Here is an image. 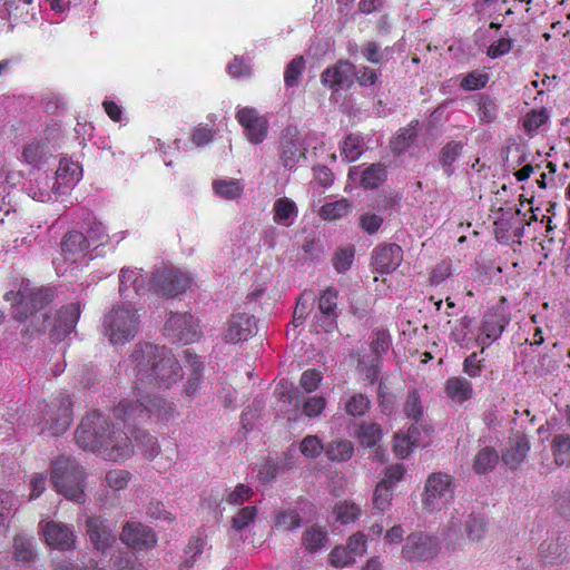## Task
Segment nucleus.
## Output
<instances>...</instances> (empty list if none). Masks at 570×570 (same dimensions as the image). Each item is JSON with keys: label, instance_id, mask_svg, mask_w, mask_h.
Returning a JSON list of instances; mask_svg holds the SVG:
<instances>
[{"label": "nucleus", "instance_id": "f257e3e1", "mask_svg": "<svg viewBox=\"0 0 570 570\" xmlns=\"http://www.w3.org/2000/svg\"><path fill=\"white\" fill-rule=\"evenodd\" d=\"M4 299L12 302L14 320L28 322L23 335L32 337L48 332L52 343L61 342L76 328L81 313L78 303H70L52 317L47 307L55 299V288L49 286L21 284L18 292H7Z\"/></svg>", "mask_w": 570, "mask_h": 570}, {"label": "nucleus", "instance_id": "f03ea898", "mask_svg": "<svg viewBox=\"0 0 570 570\" xmlns=\"http://www.w3.org/2000/svg\"><path fill=\"white\" fill-rule=\"evenodd\" d=\"M117 423H110L99 411L87 414L76 430L77 444L88 451L98 452L107 460L122 461L134 454L131 439L125 432L124 424L116 416Z\"/></svg>", "mask_w": 570, "mask_h": 570}, {"label": "nucleus", "instance_id": "7ed1b4c3", "mask_svg": "<svg viewBox=\"0 0 570 570\" xmlns=\"http://www.w3.org/2000/svg\"><path fill=\"white\" fill-rule=\"evenodd\" d=\"M131 371L135 376V386L159 390L170 389L183 377V368L166 346L153 343H138L130 354Z\"/></svg>", "mask_w": 570, "mask_h": 570}, {"label": "nucleus", "instance_id": "20e7f679", "mask_svg": "<svg viewBox=\"0 0 570 570\" xmlns=\"http://www.w3.org/2000/svg\"><path fill=\"white\" fill-rule=\"evenodd\" d=\"M176 414V405L161 396L150 395L141 386H134L132 396L124 397L114 409V416L122 422L141 424L148 420L168 422Z\"/></svg>", "mask_w": 570, "mask_h": 570}, {"label": "nucleus", "instance_id": "39448f33", "mask_svg": "<svg viewBox=\"0 0 570 570\" xmlns=\"http://www.w3.org/2000/svg\"><path fill=\"white\" fill-rule=\"evenodd\" d=\"M50 476L58 493L70 501L77 503L85 502V474L73 460L58 458L52 461Z\"/></svg>", "mask_w": 570, "mask_h": 570}, {"label": "nucleus", "instance_id": "423d86ee", "mask_svg": "<svg viewBox=\"0 0 570 570\" xmlns=\"http://www.w3.org/2000/svg\"><path fill=\"white\" fill-rule=\"evenodd\" d=\"M72 422V402L68 394L59 393L40 411L37 425L42 433L53 436L63 434Z\"/></svg>", "mask_w": 570, "mask_h": 570}, {"label": "nucleus", "instance_id": "0eeeda50", "mask_svg": "<svg viewBox=\"0 0 570 570\" xmlns=\"http://www.w3.org/2000/svg\"><path fill=\"white\" fill-rule=\"evenodd\" d=\"M139 328V315L130 307H114L104 317V334L112 345L132 340Z\"/></svg>", "mask_w": 570, "mask_h": 570}, {"label": "nucleus", "instance_id": "6e6552de", "mask_svg": "<svg viewBox=\"0 0 570 570\" xmlns=\"http://www.w3.org/2000/svg\"><path fill=\"white\" fill-rule=\"evenodd\" d=\"M191 283V278L184 272L175 268H157L153 272L149 292L159 296L174 297L184 293Z\"/></svg>", "mask_w": 570, "mask_h": 570}, {"label": "nucleus", "instance_id": "1a4fd4ad", "mask_svg": "<svg viewBox=\"0 0 570 570\" xmlns=\"http://www.w3.org/2000/svg\"><path fill=\"white\" fill-rule=\"evenodd\" d=\"M453 497V482L450 474L434 472L426 479L422 503L428 511L440 510Z\"/></svg>", "mask_w": 570, "mask_h": 570}, {"label": "nucleus", "instance_id": "9d476101", "mask_svg": "<svg viewBox=\"0 0 570 570\" xmlns=\"http://www.w3.org/2000/svg\"><path fill=\"white\" fill-rule=\"evenodd\" d=\"M440 544L436 538L423 532H413L405 539L402 557L410 561H428L438 556Z\"/></svg>", "mask_w": 570, "mask_h": 570}, {"label": "nucleus", "instance_id": "9b49d317", "mask_svg": "<svg viewBox=\"0 0 570 570\" xmlns=\"http://www.w3.org/2000/svg\"><path fill=\"white\" fill-rule=\"evenodd\" d=\"M120 540L128 548L137 552L149 551L158 542L154 529L139 521H127L120 532Z\"/></svg>", "mask_w": 570, "mask_h": 570}, {"label": "nucleus", "instance_id": "f8f14e48", "mask_svg": "<svg viewBox=\"0 0 570 570\" xmlns=\"http://www.w3.org/2000/svg\"><path fill=\"white\" fill-rule=\"evenodd\" d=\"M164 334L171 343L190 344L195 342L199 332L189 313H174L164 326Z\"/></svg>", "mask_w": 570, "mask_h": 570}, {"label": "nucleus", "instance_id": "ddd939ff", "mask_svg": "<svg viewBox=\"0 0 570 570\" xmlns=\"http://www.w3.org/2000/svg\"><path fill=\"white\" fill-rule=\"evenodd\" d=\"M39 529L49 547L59 551H68L75 548L76 535L67 524L53 520L41 521Z\"/></svg>", "mask_w": 570, "mask_h": 570}, {"label": "nucleus", "instance_id": "4468645a", "mask_svg": "<svg viewBox=\"0 0 570 570\" xmlns=\"http://www.w3.org/2000/svg\"><path fill=\"white\" fill-rule=\"evenodd\" d=\"M236 119L244 128L247 139L252 144H261L267 136L268 120L259 115L255 108L244 107L236 112Z\"/></svg>", "mask_w": 570, "mask_h": 570}, {"label": "nucleus", "instance_id": "2eb2a0df", "mask_svg": "<svg viewBox=\"0 0 570 570\" xmlns=\"http://www.w3.org/2000/svg\"><path fill=\"white\" fill-rule=\"evenodd\" d=\"M86 533L95 549L105 552L116 541L114 528L109 521L100 515L89 517L86 520Z\"/></svg>", "mask_w": 570, "mask_h": 570}, {"label": "nucleus", "instance_id": "dca6fc26", "mask_svg": "<svg viewBox=\"0 0 570 570\" xmlns=\"http://www.w3.org/2000/svg\"><path fill=\"white\" fill-rule=\"evenodd\" d=\"M403 261V249L394 243L377 245L372 253V265L380 274L394 272Z\"/></svg>", "mask_w": 570, "mask_h": 570}, {"label": "nucleus", "instance_id": "f3484780", "mask_svg": "<svg viewBox=\"0 0 570 570\" xmlns=\"http://www.w3.org/2000/svg\"><path fill=\"white\" fill-rule=\"evenodd\" d=\"M256 321L253 315L246 313H237L232 315L227 322L225 331V341L227 343L237 344L247 341L255 334Z\"/></svg>", "mask_w": 570, "mask_h": 570}, {"label": "nucleus", "instance_id": "a211bd4d", "mask_svg": "<svg viewBox=\"0 0 570 570\" xmlns=\"http://www.w3.org/2000/svg\"><path fill=\"white\" fill-rule=\"evenodd\" d=\"M355 66L348 60H338L326 68L321 75L322 83L331 90L337 91L343 87H350L353 82Z\"/></svg>", "mask_w": 570, "mask_h": 570}, {"label": "nucleus", "instance_id": "6ab92c4d", "mask_svg": "<svg viewBox=\"0 0 570 570\" xmlns=\"http://www.w3.org/2000/svg\"><path fill=\"white\" fill-rule=\"evenodd\" d=\"M184 358L189 373L183 386V395L188 400H194L202 385V372L204 365L199 357L189 348L184 351Z\"/></svg>", "mask_w": 570, "mask_h": 570}, {"label": "nucleus", "instance_id": "aec40b11", "mask_svg": "<svg viewBox=\"0 0 570 570\" xmlns=\"http://www.w3.org/2000/svg\"><path fill=\"white\" fill-rule=\"evenodd\" d=\"M61 250L66 259L78 262L89 254L90 242L81 232L69 230L62 237Z\"/></svg>", "mask_w": 570, "mask_h": 570}, {"label": "nucleus", "instance_id": "412c9836", "mask_svg": "<svg viewBox=\"0 0 570 570\" xmlns=\"http://www.w3.org/2000/svg\"><path fill=\"white\" fill-rule=\"evenodd\" d=\"M125 432L131 439V443L140 450L142 456L147 460H153L159 454L160 446L157 439L138 429V424L129 423L124 425Z\"/></svg>", "mask_w": 570, "mask_h": 570}, {"label": "nucleus", "instance_id": "4be33fe9", "mask_svg": "<svg viewBox=\"0 0 570 570\" xmlns=\"http://www.w3.org/2000/svg\"><path fill=\"white\" fill-rule=\"evenodd\" d=\"M504 328L505 323L502 317L495 314L485 316L480 326V334L475 340V342L481 345L480 353H484L487 347L500 338Z\"/></svg>", "mask_w": 570, "mask_h": 570}, {"label": "nucleus", "instance_id": "5701e85b", "mask_svg": "<svg viewBox=\"0 0 570 570\" xmlns=\"http://www.w3.org/2000/svg\"><path fill=\"white\" fill-rule=\"evenodd\" d=\"M132 289L138 296L149 293V285H145V278L140 272L130 268H122L119 275V293L124 298H130L129 291Z\"/></svg>", "mask_w": 570, "mask_h": 570}, {"label": "nucleus", "instance_id": "b1692460", "mask_svg": "<svg viewBox=\"0 0 570 570\" xmlns=\"http://www.w3.org/2000/svg\"><path fill=\"white\" fill-rule=\"evenodd\" d=\"M444 392L453 403L462 404L473 396L472 383L463 376L449 377L444 383Z\"/></svg>", "mask_w": 570, "mask_h": 570}, {"label": "nucleus", "instance_id": "393cba45", "mask_svg": "<svg viewBox=\"0 0 570 570\" xmlns=\"http://www.w3.org/2000/svg\"><path fill=\"white\" fill-rule=\"evenodd\" d=\"M306 149L298 138L284 136L281 139V160L285 168L292 169L299 161L305 158Z\"/></svg>", "mask_w": 570, "mask_h": 570}, {"label": "nucleus", "instance_id": "a878e982", "mask_svg": "<svg viewBox=\"0 0 570 570\" xmlns=\"http://www.w3.org/2000/svg\"><path fill=\"white\" fill-rule=\"evenodd\" d=\"M273 220L282 226H291L298 214L294 200L288 197H279L273 205Z\"/></svg>", "mask_w": 570, "mask_h": 570}, {"label": "nucleus", "instance_id": "bb28decb", "mask_svg": "<svg viewBox=\"0 0 570 570\" xmlns=\"http://www.w3.org/2000/svg\"><path fill=\"white\" fill-rule=\"evenodd\" d=\"M472 325V318L469 316H462L461 318L455 320L451 324L450 340L461 347H468L473 341Z\"/></svg>", "mask_w": 570, "mask_h": 570}, {"label": "nucleus", "instance_id": "cd10ccee", "mask_svg": "<svg viewBox=\"0 0 570 570\" xmlns=\"http://www.w3.org/2000/svg\"><path fill=\"white\" fill-rule=\"evenodd\" d=\"M529 450L528 439L525 436L518 438L515 443L503 452L502 461L507 466L514 470L523 462Z\"/></svg>", "mask_w": 570, "mask_h": 570}, {"label": "nucleus", "instance_id": "c85d7f7f", "mask_svg": "<svg viewBox=\"0 0 570 570\" xmlns=\"http://www.w3.org/2000/svg\"><path fill=\"white\" fill-rule=\"evenodd\" d=\"M387 178L385 165L381 163L372 164L366 167L361 176L360 185L364 189H376Z\"/></svg>", "mask_w": 570, "mask_h": 570}, {"label": "nucleus", "instance_id": "c756f323", "mask_svg": "<svg viewBox=\"0 0 570 570\" xmlns=\"http://www.w3.org/2000/svg\"><path fill=\"white\" fill-rule=\"evenodd\" d=\"M551 451L558 466H570V435L556 434L551 441Z\"/></svg>", "mask_w": 570, "mask_h": 570}, {"label": "nucleus", "instance_id": "7c9ffc66", "mask_svg": "<svg viewBox=\"0 0 570 570\" xmlns=\"http://www.w3.org/2000/svg\"><path fill=\"white\" fill-rule=\"evenodd\" d=\"M205 546V535L202 532L197 531L194 535L190 537L189 542L184 550L185 554L187 556V559L184 562L179 563V569L189 570L194 566L196 557L204 552Z\"/></svg>", "mask_w": 570, "mask_h": 570}, {"label": "nucleus", "instance_id": "2f4dec72", "mask_svg": "<svg viewBox=\"0 0 570 570\" xmlns=\"http://www.w3.org/2000/svg\"><path fill=\"white\" fill-rule=\"evenodd\" d=\"M540 556L547 563H563L568 560L567 547L560 541L543 542L540 546Z\"/></svg>", "mask_w": 570, "mask_h": 570}, {"label": "nucleus", "instance_id": "473e14b6", "mask_svg": "<svg viewBox=\"0 0 570 570\" xmlns=\"http://www.w3.org/2000/svg\"><path fill=\"white\" fill-rule=\"evenodd\" d=\"M56 175L57 180H61V184L71 186L79 181L82 175V170L78 163L67 158H61Z\"/></svg>", "mask_w": 570, "mask_h": 570}, {"label": "nucleus", "instance_id": "72a5a7b5", "mask_svg": "<svg viewBox=\"0 0 570 570\" xmlns=\"http://www.w3.org/2000/svg\"><path fill=\"white\" fill-rule=\"evenodd\" d=\"M462 149L463 145L460 141L452 140L440 150L439 163L446 176H451L454 173L453 164L461 155Z\"/></svg>", "mask_w": 570, "mask_h": 570}, {"label": "nucleus", "instance_id": "f704fd0d", "mask_svg": "<svg viewBox=\"0 0 570 570\" xmlns=\"http://www.w3.org/2000/svg\"><path fill=\"white\" fill-rule=\"evenodd\" d=\"M416 434L417 429L414 425L409 429L406 435L395 434L393 444L394 453L402 459L407 458L417 446Z\"/></svg>", "mask_w": 570, "mask_h": 570}, {"label": "nucleus", "instance_id": "c9c22d12", "mask_svg": "<svg viewBox=\"0 0 570 570\" xmlns=\"http://www.w3.org/2000/svg\"><path fill=\"white\" fill-rule=\"evenodd\" d=\"M499 462L498 452L490 446L481 449L474 456L473 470L476 474H484L492 471Z\"/></svg>", "mask_w": 570, "mask_h": 570}, {"label": "nucleus", "instance_id": "e433bc0d", "mask_svg": "<svg viewBox=\"0 0 570 570\" xmlns=\"http://www.w3.org/2000/svg\"><path fill=\"white\" fill-rule=\"evenodd\" d=\"M213 189L217 196L230 200L238 198L244 187L238 179H216L213 181Z\"/></svg>", "mask_w": 570, "mask_h": 570}, {"label": "nucleus", "instance_id": "4c0bfd02", "mask_svg": "<svg viewBox=\"0 0 570 570\" xmlns=\"http://www.w3.org/2000/svg\"><path fill=\"white\" fill-rule=\"evenodd\" d=\"M338 291L330 286L323 291L318 298V309L328 320L334 321L337 317Z\"/></svg>", "mask_w": 570, "mask_h": 570}, {"label": "nucleus", "instance_id": "58836bf2", "mask_svg": "<svg viewBox=\"0 0 570 570\" xmlns=\"http://www.w3.org/2000/svg\"><path fill=\"white\" fill-rule=\"evenodd\" d=\"M354 448L348 440L332 441L325 449L328 460L336 462H344L352 458Z\"/></svg>", "mask_w": 570, "mask_h": 570}, {"label": "nucleus", "instance_id": "ea45409f", "mask_svg": "<svg viewBox=\"0 0 570 570\" xmlns=\"http://www.w3.org/2000/svg\"><path fill=\"white\" fill-rule=\"evenodd\" d=\"M371 407V400L363 393H354L344 403V411L347 415L360 417L365 415Z\"/></svg>", "mask_w": 570, "mask_h": 570}, {"label": "nucleus", "instance_id": "a19ab883", "mask_svg": "<svg viewBox=\"0 0 570 570\" xmlns=\"http://www.w3.org/2000/svg\"><path fill=\"white\" fill-rule=\"evenodd\" d=\"M303 546L308 552H315L322 549L327 542L326 532L317 525H312L303 533Z\"/></svg>", "mask_w": 570, "mask_h": 570}, {"label": "nucleus", "instance_id": "79ce46f5", "mask_svg": "<svg viewBox=\"0 0 570 570\" xmlns=\"http://www.w3.org/2000/svg\"><path fill=\"white\" fill-rule=\"evenodd\" d=\"M364 151V141L362 137L357 135H348L341 147L342 157L348 161L357 160Z\"/></svg>", "mask_w": 570, "mask_h": 570}, {"label": "nucleus", "instance_id": "37998d69", "mask_svg": "<svg viewBox=\"0 0 570 570\" xmlns=\"http://www.w3.org/2000/svg\"><path fill=\"white\" fill-rule=\"evenodd\" d=\"M351 203L347 199L342 198L324 204L320 209V216L323 219L335 220L347 215L351 212Z\"/></svg>", "mask_w": 570, "mask_h": 570}, {"label": "nucleus", "instance_id": "c03bdc74", "mask_svg": "<svg viewBox=\"0 0 570 570\" xmlns=\"http://www.w3.org/2000/svg\"><path fill=\"white\" fill-rule=\"evenodd\" d=\"M417 125H419V121L413 120V121H411L409 127L402 128L399 130L397 135L391 141L392 149L395 153H402L413 144V141L415 140L416 135H417L416 134Z\"/></svg>", "mask_w": 570, "mask_h": 570}, {"label": "nucleus", "instance_id": "a18cd8bd", "mask_svg": "<svg viewBox=\"0 0 570 570\" xmlns=\"http://www.w3.org/2000/svg\"><path fill=\"white\" fill-rule=\"evenodd\" d=\"M305 70V60L303 56L293 58L285 68L284 82L287 88L296 87Z\"/></svg>", "mask_w": 570, "mask_h": 570}, {"label": "nucleus", "instance_id": "49530a36", "mask_svg": "<svg viewBox=\"0 0 570 570\" xmlns=\"http://www.w3.org/2000/svg\"><path fill=\"white\" fill-rule=\"evenodd\" d=\"M394 488L385 485V482H379L374 489L372 503L375 509L384 512L391 507Z\"/></svg>", "mask_w": 570, "mask_h": 570}, {"label": "nucleus", "instance_id": "de8ad7c7", "mask_svg": "<svg viewBox=\"0 0 570 570\" xmlns=\"http://www.w3.org/2000/svg\"><path fill=\"white\" fill-rule=\"evenodd\" d=\"M476 114L481 122H492L497 118L498 106L489 96L480 95Z\"/></svg>", "mask_w": 570, "mask_h": 570}, {"label": "nucleus", "instance_id": "09e8293b", "mask_svg": "<svg viewBox=\"0 0 570 570\" xmlns=\"http://www.w3.org/2000/svg\"><path fill=\"white\" fill-rule=\"evenodd\" d=\"M488 73L480 70H473L462 77L460 87L465 91H473L483 89L488 85Z\"/></svg>", "mask_w": 570, "mask_h": 570}, {"label": "nucleus", "instance_id": "8fccbe9b", "mask_svg": "<svg viewBox=\"0 0 570 570\" xmlns=\"http://www.w3.org/2000/svg\"><path fill=\"white\" fill-rule=\"evenodd\" d=\"M404 413L407 419L420 422L423 417V405L417 391H410L404 403Z\"/></svg>", "mask_w": 570, "mask_h": 570}, {"label": "nucleus", "instance_id": "3c124183", "mask_svg": "<svg viewBox=\"0 0 570 570\" xmlns=\"http://www.w3.org/2000/svg\"><path fill=\"white\" fill-rule=\"evenodd\" d=\"M336 521L342 524L354 522L361 515V509L353 502L343 501L335 507Z\"/></svg>", "mask_w": 570, "mask_h": 570}, {"label": "nucleus", "instance_id": "603ef678", "mask_svg": "<svg viewBox=\"0 0 570 570\" xmlns=\"http://www.w3.org/2000/svg\"><path fill=\"white\" fill-rule=\"evenodd\" d=\"M358 438L363 445L372 448L381 440L382 430L376 423H363L360 425Z\"/></svg>", "mask_w": 570, "mask_h": 570}, {"label": "nucleus", "instance_id": "864d4df0", "mask_svg": "<svg viewBox=\"0 0 570 570\" xmlns=\"http://www.w3.org/2000/svg\"><path fill=\"white\" fill-rule=\"evenodd\" d=\"M355 250L353 246L338 248L332 258L333 266L337 273H345L348 271L354 261Z\"/></svg>", "mask_w": 570, "mask_h": 570}, {"label": "nucleus", "instance_id": "5fc2aeb1", "mask_svg": "<svg viewBox=\"0 0 570 570\" xmlns=\"http://www.w3.org/2000/svg\"><path fill=\"white\" fill-rule=\"evenodd\" d=\"M257 517V508L254 505H247L238 510V512L232 519V528L240 532L246 527L255 521Z\"/></svg>", "mask_w": 570, "mask_h": 570}, {"label": "nucleus", "instance_id": "6e6d98bb", "mask_svg": "<svg viewBox=\"0 0 570 570\" xmlns=\"http://www.w3.org/2000/svg\"><path fill=\"white\" fill-rule=\"evenodd\" d=\"M46 149L45 142L32 141L23 148L22 157L29 165L39 166L46 155Z\"/></svg>", "mask_w": 570, "mask_h": 570}, {"label": "nucleus", "instance_id": "4d7b16f0", "mask_svg": "<svg viewBox=\"0 0 570 570\" xmlns=\"http://www.w3.org/2000/svg\"><path fill=\"white\" fill-rule=\"evenodd\" d=\"M13 548L14 558L18 561L28 562L35 558L31 541L24 535L18 534L14 537Z\"/></svg>", "mask_w": 570, "mask_h": 570}, {"label": "nucleus", "instance_id": "13d9d810", "mask_svg": "<svg viewBox=\"0 0 570 570\" xmlns=\"http://www.w3.org/2000/svg\"><path fill=\"white\" fill-rule=\"evenodd\" d=\"M130 478L131 474L128 471L115 469L106 473L105 480L109 488L120 491L128 485Z\"/></svg>", "mask_w": 570, "mask_h": 570}, {"label": "nucleus", "instance_id": "bf43d9fd", "mask_svg": "<svg viewBox=\"0 0 570 570\" xmlns=\"http://www.w3.org/2000/svg\"><path fill=\"white\" fill-rule=\"evenodd\" d=\"M299 450L304 456L315 459L322 453L324 446L318 436L307 435L301 441Z\"/></svg>", "mask_w": 570, "mask_h": 570}, {"label": "nucleus", "instance_id": "052dcab7", "mask_svg": "<svg viewBox=\"0 0 570 570\" xmlns=\"http://www.w3.org/2000/svg\"><path fill=\"white\" fill-rule=\"evenodd\" d=\"M484 358H480L476 352L468 355L462 365L463 373L471 379L479 377L484 368Z\"/></svg>", "mask_w": 570, "mask_h": 570}, {"label": "nucleus", "instance_id": "680f3d73", "mask_svg": "<svg viewBox=\"0 0 570 570\" xmlns=\"http://www.w3.org/2000/svg\"><path fill=\"white\" fill-rule=\"evenodd\" d=\"M254 495V491L250 487L239 483L233 491L226 494V502L230 505H242Z\"/></svg>", "mask_w": 570, "mask_h": 570}, {"label": "nucleus", "instance_id": "e2e57ef3", "mask_svg": "<svg viewBox=\"0 0 570 570\" xmlns=\"http://www.w3.org/2000/svg\"><path fill=\"white\" fill-rule=\"evenodd\" d=\"M87 235L90 244L94 243L96 246L105 245L109 239L104 225L96 219L88 224Z\"/></svg>", "mask_w": 570, "mask_h": 570}, {"label": "nucleus", "instance_id": "0e129e2a", "mask_svg": "<svg viewBox=\"0 0 570 570\" xmlns=\"http://www.w3.org/2000/svg\"><path fill=\"white\" fill-rule=\"evenodd\" d=\"M325 407L326 400L323 396H311L303 402L302 411L308 417H316L322 414Z\"/></svg>", "mask_w": 570, "mask_h": 570}, {"label": "nucleus", "instance_id": "69168bd1", "mask_svg": "<svg viewBox=\"0 0 570 570\" xmlns=\"http://www.w3.org/2000/svg\"><path fill=\"white\" fill-rule=\"evenodd\" d=\"M355 561L347 547H335L330 553V562L335 568H343Z\"/></svg>", "mask_w": 570, "mask_h": 570}, {"label": "nucleus", "instance_id": "338daca9", "mask_svg": "<svg viewBox=\"0 0 570 570\" xmlns=\"http://www.w3.org/2000/svg\"><path fill=\"white\" fill-rule=\"evenodd\" d=\"M362 56L371 63H382L384 52L375 41H367L361 48Z\"/></svg>", "mask_w": 570, "mask_h": 570}, {"label": "nucleus", "instance_id": "774afa93", "mask_svg": "<svg viewBox=\"0 0 570 570\" xmlns=\"http://www.w3.org/2000/svg\"><path fill=\"white\" fill-rule=\"evenodd\" d=\"M321 381L322 375L320 372L315 370H307L302 373L299 385L305 392L311 393L318 389Z\"/></svg>", "mask_w": 570, "mask_h": 570}]
</instances>
